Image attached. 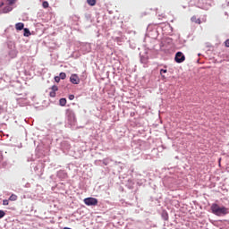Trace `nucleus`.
<instances>
[{
  "mask_svg": "<svg viewBox=\"0 0 229 229\" xmlns=\"http://www.w3.org/2000/svg\"><path fill=\"white\" fill-rule=\"evenodd\" d=\"M60 76H55V81L56 82V83H60Z\"/></svg>",
  "mask_w": 229,
  "mask_h": 229,
  "instance_id": "nucleus-17",
  "label": "nucleus"
},
{
  "mask_svg": "<svg viewBox=\"0 0 229 229\" xmlns=\"http://www.w3.org/2000/svg\"><path fill=\"white\" fill-rule=\"evenodd\" d=\"M89 6H96L97 0H87Z\"/></svg>",
  "mask_w": 229,
  "mask_h": 229,
  "instance_id": "nucleus-9",
  "label": "nucleus"
},
{
  "mask_svg": "<svg viewBox=\"0 0 229 229\" xmlns=\"http://www.w3.org/2000/svg\"><path fill=\"white\" fill-rule=\"evenodd\" d=\"M4 216H6V213L4 210H0V219H3Z\"/></svg>",
  "mask_w": 229,
  "mask_h": 229,
  "instance_id": "nucleus-16",
  "label": "nucleus"
},
{
  "mask_svg": "<svg viewBox=\"0 0 229 229\" xmlns=\"http://www.w3.org/2000/svg\"><path fill=\"white\" fill-rule=\"evenodd\" d=\"M3 205H4V206L9 205L8 199L3 200Z\"/></svg>",
  "mask_w": 229,
  "mask_h": 229,
  "instance_id": "nucleus-19",
  "label": "nucleus"
},
{
  "mask_svg": "<svg viewBox=\"0 0 229 229\" xmlns=\"http://www.w3.org/2000/svg\"><path fill=\"white\" fill-rule=\"evenodd\" d=\"M140 62H141V64H148V58H146V57H141V59H140Z\"/></svg>",
  "mask_w": 229,
  "mask_h": 229,
  "instance_id": "nucleus-15",
  "label": "nucleus"
},
{
  "mask_svg": "<svg viewBox=\"0 0 229 229\" xmlns=\"http://www.w3.org/2000/svg\"><path fill=\"white\" fill-rule=\"evenodd\" d=\"M42 6H43V8H49V3L45 1V2H43Z\"/></svg>",
  "mask_w": 229,
  "mask_h": 229,
  "instance_id": "nucleus-14",
  "label": "nucleus"
},
{
  "mask_svg": "<svg viewBox=\"0 0 229 229\" xmlns=\"http://www.w3.org/2000/svg\"><path fill=\"white\" fill-rule=\"evenodd\" d=\"M165 72H167V70H164V69H161L160 70V74H165Z\"/></svg>",
  "mask_w": 229,
  "mask_h": 229,
  "instance_id": "nucleus-18",
  "label": "nucleus"
},
{
  "mask_svg": "<svg viewBox=\"0 0 229 229\" xmlns=\"http://www.w3.org/2000/svg\"><path fill=\"white\" fill-rule=\"evenodd\" d=\"M15 28L18 31H21V30H24V23L18 22L15 24Z\"/></svg>",
  "mask_w": 229,
  "mask_h": 229,
  "instance_id": "nucleus-6",
  "label": "nucleus"
},
{
  "mask_svg": "<svg viewBox=\"0 0 229 229\" xmlns=\"http://www.w3.org/2000/svg\"><path fill=\"white\" fill-rule=\"evenodd\" d=\"M83 202L85 205H87V207H97L98 200L96 198L89 197L84 199Z\"/></svg>",
  "mask_w": 229,
  "mask_h": 229,
  "instance_id": "nucleus-2",
  "label": "nucleus"
},
{
  "mask_svg": "<svg viewBox=\"0 0 229 229\" xmlns=\"http://www.w3.org/2000/svg\"><path fill=\"white\" fill-rule=\"evenodd\" d=\"M191 21L195 22V24H201V20L199 18H197L196 16L191 17Z\"/></svg>",
  "mask_w": 229,
  "mask_h": 229,
  "instance_id": "nucleus-7",
  "label": "nucleus"
},
{
  "mask_svg": "<svg viewBox=\"0 0 229 229\" xmlns=\"http://www.w3.org/2000/svg\"><path fill=\"white\" fill-rule=\"evenodd\" d=\"M225 46H226V47H229V39H226Z\"/></svg>",
  "mask_w": 229,
  "mask_h": 229,
  "instance_id": "nucleus-22",
  "label": "nucleus"
},
{
  "mask_svg": "<svg viewBox=\"0 0 229 229\" xmlns=\"http://www.w3.org/2000/svg\"><path fill=\"white\" fill-rule=\"evenodd\" d=\"M174 60L177 64H182V62H185V55L182 52H177Z\"/></svg>",
  "mask_w": 229,
  "mask_h": 229,
  "instance_id": "nucleus-3",
  "label": "nucleus"
},
{
  "mask_svg": "<svg viewBox=\"0 0 229 229\" xmlns=\"http://www.w3.org/2000/svg\"><path fill=\"white\" fill-rule=\"evenodd\" d=\"M59 78H60L61 80H65V78H67V74H65V72H61V73L59 74Z\"/></svg>",
  "mask_w": 229,
  "mask_h": 229,
  "instance_id": "nucleus-13",
  "label": "nucleus"
},
{
  "mask_svg": "<svg viewBox=\"0 0 229 229\" xmlns=\"http://www.w3.org/2000/svg\"><path fill=\"white\" fill-rule=\"evenodd\" d=\"M9 200H10V201H17V195L12 194V195L9 197Z\"/></svg>",
  "mask_w": 229,
  "mask_h": 229,
  "instance_id": "nucleus-11",
  "label": "nucleus"
},
{
  "mask_svg": "<svg viewBox=\"0 0 229 229\" xmlns=\"http://www.w3.org/2000/svg\"><path fill=\"white\" fill-rule=\"evenodd\" d=\"M70 81L73 85H80V77L76 73L72 74L70 77Z\"/></svg>",
  "mask_w": 229,
  "mask_h": 229,
  "instance_id": "nucleus-4",
  "label": "nucleus"
},
{
  "mask_svg": "<svg viewBox=\"0 0 229 229\" xmlns=\"http://www.w3.org/2000/svg\"><path fill=\"white\" fill-rule=\"evenodd\" d=\"M66 114H67L68 117H74V113L70 109H68L66 111Z\"/></svg>",
  "mask_w": 229,
  "mask_h": 229,
  "instance_id": "nucleus-12",
  "label": "nucleus"
},
{
  "mask_svg": "<svg viewBox=\"0 0 229 229\" xmlns=\"http://www.w3.org/2000/svg\"><path fill=\"white\" fill-rule=\"evenodd\" d=\"M69 99H70V101H72V99H74V95H70Z\"/></svg>",
  "mask_w": 229,
  "mask_h": 229,
  "instance_id": "nucleus-21",
  "label": "nucleus"
},
{
  "mask_svg": "<svg viewBox=\"0 0 229 229\" xmlns=\"http://www.w3.org/2000/svg\"><path fill=\"white\" fill-rule=\"evenodd\" d=\"M3 162V155L0 154V163Z\"/></svg>",
  "mask_w": 229,
  "mask_h": 229,
  "instance_id": "nucleus-23",
  "label": "nucleus"
},
{
  "mask_svg": "<svg viewBox=\"0 0 229 229\" xmlns=\"http://www.w3.org/2000/svg\"><path fill=\"white\" fill-rule=\"evenodd\" d=\"M24 31V37H30V35H31V32H30L29 29H23Z\"/></svg>",
  "mask_w": 229,
  "mask_h": 229,
  "instance_id": "nucleus-10",
  "label": "nucleus"
},
{
  "mask_svg": "<svg viewBox=\"0 0 229 229\" xmlns=\"http://www.w3.org/2000/svg\"><path fill=\"white\" fill-rule=\"evenodd\" d=\"M9 4H15V0H9Z\"/></svg>",
  "mask_w": 229,
  "mask_h": 229,
  "instance_id": "nucleus-20",
  "label": "nucleus"
},
{
  "mask_svg": "<svg viewBox=\"0 0 229 229\" xmlns=\"http://www.w3.org/2000/svg\"><path fill=\"white\" fill-rule=\"evenodd\" d=\"M212 213L216 216H226L228 214V209L225 207H219L217 204H213L211 206Z\"/></svg>",
  "mask_w": 229,
  "mask_h": 229,
  "instance_id": "nucleus-1",
  "label": "nucleus"
},
{
  "mask_svg": "<svg viewBox=\"0 0 229 229\" xmlns=\"http://www.w3.org/2000/svg\"><path fill=\"white\" fill-rule=\"evenodd\" d=\"M59 105H60L61 106H65V105H67V99H65V98H61V99L59 100Z\"/></svg>",
  "mask_w": 229,
  "mask_h": 229,
  "instance_id": "nucleus-8",
  "label": "nucleus"
},
{
  "mask_svg": "<svg viewBox=\"0 0 229 229\" xmlns=\"http://www.w3.org/2000/svg\"><path fill=\"white\" fill-rule=\"evenodd\" d=\"M56 92H58V86L54 85L51 87V91L49 93L50 98H56Z\"/></svg>",
  "mask_w": 229,
  "mask_h": 229,
  "instance_id": "nucleus-5",
  "label": "nucleus"
}]
</instances>
